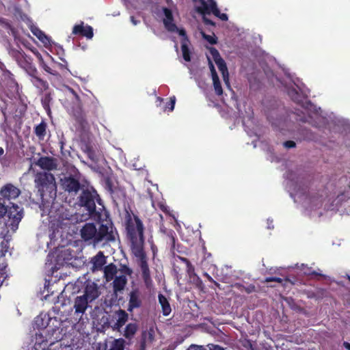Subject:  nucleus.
<instances>
[{"label":"nucleus","instance_id":"9","mask_svg":"<svg viewBox=\"0 0 350 350\" xmlns=\"http://www.w3.org/2000/svg\"><path fill=\"white\" fill-rule=\"evenodd\" d=\"M23 216V209L16 204H12L8 211V221L7 225L10 226L12 230H16Z\"/></svg>","mask_w":350,"mask_h":350},{"label":"nucleus","instance_id":"33","mask_svg":"<svg viewBox=\"0 0 350 350\" xmlns=\"http://www.w3.org/2000/svg\"><path fill=\"white\" fill-rule=\"evenodd\" d=\"M272 281L280 283V282H282V279L280 278H276V277L267 278L265 279L266 282H272Z\"/></svg>","mask_w":350,"mask_h":350},{"label":"nucleus","instance_id":"8","mask_svg":"<svg viewBox=\"0 0 350 350\" xmlns=\"http://www.w3.org/2000/svg\"><path fill=\"white\" fill-rule=\"evenodd\" d=\"M96 202L100 204V199L96 191H85L81 196V204L85 207L90 214H92L96 207Z\"/></svg>","mask_w":350,"mask_h":350},{"label":"nucleus","instance_id":"39","mask_svg":"<svg viewBox=\"0 0 350 350\" xmlns=\"http://www.w3.org/2000/svg\"><path fill=\"white\" fill-rule=\"evenodd\" d=\"M43 68L46 72L51 73V68L44 64H43Z\"/></svg>","mask_w":350,"mask_h":350},{"label":"nucleus","instance_id":"41","mask_svg":"<svg viewBox=\"0 0 350 350\" xmlns=\"http://www.w3.org/2000/svg\"><path fill=\"white\" fill-rule=\"evenodd\" d=\"M124 272L127 275H131L132 273V271L130 269L127 268V267L125 268Z\"/></svg>","mask_w":350,"mask_h":350},{"label":"nucleus","instance_id":"5","mask_svg":"<svg viewBox=\"0 0 350 350\" xmlns=\"http://www.w3.org/2000/svg\"><path fill=\"white\" fill-rule=\"evenodd\" d=\"M163 14V23L165 28L169 31L177 32L179 34V36L182 37L181 49L183 53V57L186 62H189L191 60L190 51L188 48V41L185 37V31L183 29L177 27L176 25L173 23L172 14L170 10L164 8Z\"/></svg>","mask_w":350,"mask_h":350},{"label":"nucleus","instance_id":"51","mask_svg":"<svg viewBox=\"0 0 350 350\" xmlns=\"http://www.w3.org/2000/svg\"><path fill=\"white\" fill-rule=\"evenodd\" d=\"M3 152L2 148H0V154H1Z\"/></svg>","mask_w":350,"mask_h":350},{"label":"nucleus","instance_id":"32","mask_svg":"<svg viewBox=\"0 0 350 350\" xmlns=\"http://www.w3.org/2000/svg\"><path fill=\"white\" fill-rule=\"evenodd\" d=\"M187 350H206L204 347L202 346L192 345H191Z\"/></svg>","mask_w":350,"mask_h":350},{"label":"nucleus","instance_id":"47","mask_svg":"<svg viewBox=\"0 0 350 350\" xmlns=\"http://www.w3.org/2000/svg\"><path fill=\"white\" fill-rule=\"evenodd\" d=\"M151 332H152V331L150 330V332L148 333V334H149L150 340H152V339H153V336H152V334L151 333Z\"/></svg>","mask_w":350,"mask_h":350},{"label":"nucleus","instance_id":"34","mask_svg":"<svg viewBox=\"0 0 350 350\" xmlns=\"http://www.w3.org/2000/svg\"><path fill=\"white\" fill-rule=\"evenodd\" d=\"M7 212V209L3 204L0 202V217H3Z\"/></svg>","mask_w":350,"mask_h":350},{"label":"nucleus","instance_id":"12","mask_svg":"<svg viewBox=\"0 0 350 350\" xmlns=\"http://www.w3.org/2000/svg\"><path fill=\"white\" fill-rule=\"evenodd\" d=\"M62 188L69 193H76L80 187L79 180L71 176H66L61 179Z\"/></svg>","mask_w":350,"mask_h":350},{"label":"nucleus","instance_id":"23","mask_svg":"<svg viewBox=\"0 0 350 350\" xmlns=\"http://www.w3.org/2000/svg\"><path fill=\"white\" fill-rule=\"evenodd\" d=\"M126 278L125 275H119L116 277L113 281V289L116 293L121 291L124 289L126 284Z\"/></svg>","mask_w":350,"mask_h":350},{"label":"nucleus","instance_id":"30","mask_svg":"<svg viewBox=\"0 0 350 350\" xmlns=\"http://www.w3.org/2000/svg\"><path fill=\"white\" fill-rule=\"evenodd\" d=\"M203 38L207 40L210 44H215L217 42V38L215 35H206L202 33Z\"/></svg>","mask_w":350,"mask_h":350},{"label":"nucleus","instance_id":"2","mask_svg":"<svg viewBox=\"0 0 350 350\" xmlns=\"http://www.w3.org/2000/svg\"><path fill=\"white\" fill-rule=\"evenodd\" d=\"M206 57L208 61L209 68L211 72V76L213 83L214 90L215 93L218 96H221L223 94V90L219 79V77L217 75L215 69L213 66V62L217 66L218 69L221 72L222 75V78L226 85L229 87V73L226 66V64L224 60L220 57V55L218 51L213 47H210L208 49V53H206Z\"/></svg>","mask_w":350,"mask_h":350},{"label":"nucleus","instance_id":"4","mask_svg":"<svg viewBox=\"0 0 350 350\" xmlns=\"http://www.w3.org/2000/svg\"><path fill=\"white\" fill-rule=\"evenodd\" d=\"M126 231L131 241L132 253L135 257H142L144 242L142 222L136 216L130 217L127 221Z\"/></svg>","mask_w":350,"mask_h":350},{"label":"nucleus","instance_id":"38","mask_svg":"<svg viewBox=\"0 0 350 350\" xmlns=\"http://www.w3.org/2000/svg\"><path fill=\"white\" fill-rule=\"evenodd\" d=\"M187 271L188 273H193V267L187 261Z\"/></svg>","mask_w":350,"mask_h":350},{"label":"nucleus","instance_id":"28","mask_svg":"<svg viewBox=\"0 0 350 350\" xmlns=\"http://www.w3.org/2000/svg\"><path fill=\"white\" fill-rule=\"evenodd\" d=\"M46 132V124L44 123H40L38 126H36L35 129L36 135L40 138L43 139L45 135Z\"/></svg>","mask_w":350,"mask_h":350},{"label":"nucleus","instance_id":"17","mask_svg":"<svg viewBox=\"0 0 350 350\" xmlns=\"http://www.w3.org/2000/svg\"><path fill=\"white\" fill-rule=\"evenodd\" d=\"M128 310L131 312L134 308L141 306L140 294L137 291H133L130 293Z\"/></svg>","mask_w":350,"mask_h":350},{"label":"nucleus","instance_id":"31","mask_svg":"<svg viewBox=\"0 0 350 350\" xmlns=\"http://www.w3.org/2000/svg\"><path fill=\"white\" fill-rule=\"evenodd\" d=\"M125 1L131 3V5L137 7L141 3H144V0H124Z\"/></svg>","mask_w":350,"mask_h":350},{"label":"nucleus","instance_id":"42","mask_svg":"<svg viewBox=\"0 0 350 350\" xmlns=\"http://www.w3.org/2000/svg\"><path fill=\"white\" fill-rule=\"evenodd\" d=\"M131 21L134 25H136L137 24V21L134 18L133 16L131 17Z\"/></svg>","mask_w":350,"mask_h":350},{"label":"nucleus","instance_id":"10","mask_svg":"<svg viewBox=\"0 0 350 350\" xmlns=\"http://www.w3.org/2000/svg\"><path fill=\"white\" fill-rule=\"evenodd\" d=\"M81 293V295L92 303L98 299L100 295L98 284L91 280L85 282Z\"/></svg>","mask_w":350,"mask_h":350},{"label":"nucleus","instance_id":"21","mask_svg":"<svg viewBox=\"0 0 350 350\" xmlns=\"http://www.w3.org/2000/svg\"><path fill=\"white\" fill-rule=\"evenodd\" d=\"M93 270H98L105 264V257L102 252H98L92 260Z\"/></svg>","mask_w":350,"mask_h":350},{"label":"nucleus","instance_id":"46","mask_svg":"<svg viewBox=\"0 0 350 350\" xmlns=\"http://www.w3.org/2000/svg\"><path fill=\"white\" fill-rule=\"evenodd\" d=\"M70 92L76 97L77 99L79 98L78 96L76 94V93L72 90H70Z\"/></svg>","mask_w":350,"mask_h":350},{"label":"nucleus","instance_id":"22","mask_svg":"<svg viewBox=\"0 0 350 350\" xmlns=\"http://www.w3.org/2000/svg\"><path fill=\"white\" fill-rule=\"evenodd\" d=\"M137 329L138 326L135 323H129L124 328L123 336L127 339H131L134 336Z\"/></svg>","mask_w":350,"mask_h":350},{"label":"nucleus","instance_id":"29","mask_svg":"<svg viewBox=\"0 0 350 350\" xmlns=\"http://www.w3.org/2000/svg\"><path fill=\"white\" fill-rule=\"evenodd\" d=\"M175 103H176V98L175 96H172L170 98V103L165 106L163 109L164 111H167V109L170 111H173L174 108V105H175Z\"/></svg>","mask_w":350,"mask_h":350},{"label":"nucleus","instance_id":"36","mask_svg":"<svg viewBox=\"0 0 350 350\" xmlns=\"http://www.w3.org/2000/svg\"><path fill=\"white\" fill-rule=\"evenodd\" d=\"M303 267V271L304 274L310 275L312 273H315V271H312L310 268L305 267L304 265H301Z\"/></svg>","mask_w":350,"mask_h":350},{"label":"nucleus","instance_id":"11","mask_svg":"<svg viewBox=\"0 0 350 350\" xmlns=\"http://www.w3.org/2000/svg\"><path fill=\"white\" fill-rule=\"evenodd\" d=\"M287 92L294 101L302 104H304V100L306 98L308 94L306 90L296 83L288 88Z\"/></svg>","mask_w":350,"mask_h":350},{"label":"nucleus","instance_id":"19","mask_svg":"<svg viewBox=\"0 0 350 350\" xmlns=\"http://www.w3.org/2000/svg\"><path fill=\"white\" fill-rule=\"evenodd\" d=\"M36 164L44 170H51L56 168L54 160L46 157L40 158Z\"/></svg>","mask_w":350,"mask_h":350},{"label":"nucleus","instance_id":"16","mask_svg":"<svg viewBox=\"0 0 350 350\" xmlns=\"http://www.w3.org/2000/svg\"><path fill=\"white\" fill-rule=\"evenodd\" d=\"M72 33L81 34L85 36L88 39H91L93 37V29L89 25H83L81 23L80 25H77L73 27Z\"/></svg>","mask_w":350,"mask_h":350},{"label":"nucleus","instance_id":"53","mask_svg":"<svg viewBox=\"0 0 350 350\" xmlns=\"http://www.w3.org/2000/svg\"><path fill=\"white\" fill-rule=\"evenodd\" d=\"M347 278L350 280V275H347Z\"/></svg>","mask_w":350,"mask_h":350},{"label":"nucleus","instance_id":"13","mask_svg":"<svg viewBox=\"0 0 350 350\" xmlns=\"http://www.w3.org/2000/svg\"><path fill=\"white\" fill-rule=\"evenodd\" d=\"M20 193L19 189L10 183L4 185L0 190V195L7 200L16 199Z\"/></svg>","mask_w":350,"mask_h":350},{"label":"nucleus","instance_id":"6","mask_svg":"<svg viewBox=\"0 0 350 350\" xmlns=\"http://www.w3.org/2000/svg\"><path fill=\"white\" fill-rule=\"evenodd\" d=\"M196 10L202 14H213L215 16L222 21H227L228 16L226 14H221L214 0H193Z\"/></svg>","mask_w":350,"mask_h":350},{"label":"nucleus","instance_id":"14","mask_svg":"<svg viewBox=\"0 0 350 350\" xmlns=\"http://www.w3.org/2000/svg\"><path fill=\"white\" fill-rule=\"evenodd\" d=\"M92 302L89 301L82 295H78L75 299L74 308L76 314H83L88 307H91Z\"/></svg>","mask_w":350,"mask_h":350},{"label":"nucleus","instance_id":"49","mask_svg":"<svg viewBox=\"0 0 350 350\" xmlns=\"http://www.w3.org/2000/svg\"><path fill=\"white\" fill-rule=\"evenodd\" d=\"M269 221V220H268V222ZM268 228H273V226H271V224H269L268 223Z\"/></svg>","mask_w":350,"mask_h":350},{"label":"nucleus","instance_id":"18","mask_svg":"<svg viewBox=\"0 0 350 350\" xmlns=\"http://www.w3.org/2000/svg\"><path fill=\"white\" fill-rule=\"evenodd\" d=\"M142 257H136L140 263V267L142 272V275L146 283H148L150 280V271L146 262V255L144 252V249H142Z\"/></svg>","mask_w":350,"mask_h":350},{"label":"nucleus","instance_id":"15","mask_svg":"<svg viewBox=\"0 0 350 350\" xmlns=\"http://www.w3.org/2000/svg\"><path fill=\"white\" fill-rule=\"evenodd\" d=\"M113 318L116 322L112 325V328L113 330L120 331L128 321L129 315L124 310H119L115 313Z\"/></svg>","mask_w":350,"mask_h":350},{"label":"nucleus","instance_id":"40","mask_svg":"<svg viewBox=\"0 0 350 350\" xmlns=\"http://www.w3.org/2000/svg\"><path fill=\"white\" fill-rule=\"evenodd\" d=\"M343 346L348 350H350V343L347 342H344Z\"/></svg>","mask_w":350,"mask_h":350},{"label":"nucleus","instance_id":"37","mask_svg":"<svg viewBox=\"0 0 350 350\" xmlns=\"http://www.w3.org/2000/svg\"><path fill=\"white\" fill-rule=\"evenodd\" d=\"M210 350H224V349L218 345H211L210 347Z\"/></svg>","mask_w":350,"mask_h":350},{"label":"nucleus","instance_id":"44","mask_svg":"<svg viewBox=\"0 0 350 350\" xmlns=\"http://www.w3.org/2000/svg\"><path fill=\"white\" fill-rule=\"evenodd\" d=\"M157 102H159V103L158 104V105H160L161 104L162 101H163V99H161V98L158 97V98H157Z\"/></svg>","mask_w":350,"mask_h":350},{"label":"nucleus","instance_id":"45","mask_svg":"<svg viewBox=\"0 0 350 350\" xmlns=\"http://www.w3.org/2000/svg\"><path fill=\"white\" fill-rule=\"evenodd\" d=\"M204 275H206V277L208 278V280L213 281L212 278L208 274L205 273Z\"/></svg>","mask_w":350,"mask_h":350},{"label":"nucleus","instance_id":"35","mask_svg":"<svg viewBox=\"0 0 350 350\" xmlns=\"http://www.w3.org/2000/svg\"><path fill=\"white\" fill-rule=\"evenodd\" d=\"M284 146L287 148H291L295 146V143L293 141H287L284 143Z\"/></svg>","mask_w":350,"mask_h":350},{"label":"nucleus","instance_id":"25","mask_svg":"<svg viewBox=\"0 0 350 350\" xmlns=\"http://www.w3.org/2000/svg\"><path fill=\"white\" fill-rule=\"evenodd\" d=\"M159 301L161 306L163 314L167 316L171 312V307L167 298L160 294L159 295Z\"/></svg>","mask_w":350,"mask_h":350},{"label":"nucleus","instance_id":"3","mask_svg":"<svg viewBox=\"0 0 350 350\" xmlns=\"http://www.w3.org/2000/svg\"><path fill=\"white\" fill-rule=\"evenodd\" d=\"M52 319L49 315L46 313H40L38 316L35 318L34 325L35 326L41 329L39 334H36V345H41L42 343H49L52 345L55 342L59 341L62 338L61 333L59 329H55L49 327L46 330V328L49 326V322Z\"/></svg>","mask_w":350,"mask_h":350},{"label":"nucleus","instance_id":"1","mask_svg":"<svg viewBox=\"0 0 350 350\" xmlns=\"http://www.w3.org/2000/svg\"><path fill=\"white\" fill-rule=\"evenodd\" d=\"M81 238L85 241H90L94 245L102 241H110L116 239V233L112 224L106 221L97 229L96 226L92 223L85 224L81 229Z\"/></svg>","mask_w":350,"mask_h":350},{"label":"nucleus","instance_id":"43","mask_svg":"<svg viewBox=\"0 0 350 350\" xmlns=\"http://www.w3.org/2000/svg\"><path fill=\"white\" fill-rule=\"evenodd\" d=\"M89 157L93 161L97 160V159L93 154H92V153H90V152L89 153Z\"/></svg>","mask_w":350,"mask_h":350},{"label":"nucleus","instance_id":"20","mask_svg":"<svg viewBox=\"0 0 350 350\" xmlns=\"http://www.w3.org/2000/svg\"><path fill=\"white\" fill-rule=\"evenodd\" d=\"M31 31L32 33L36 36L45 46L51 45L50 38L44 34L40 29L36 27H31Z\"/></svg>","mask_w":350,"mask_h":350},{"label":"nucleus","instance_id":"24","mask_svg":"<svg viewBox=\"0 0 350 350\" xmlns=\"http://www.w3.org/2000/svg\"><path fill=\"white\" fill-rule=\"evenodd\" d=\"M116 273L117 267L113 264L106 266L104 269V275L107 282L111 280Z\"/></svg>","mask_w":350,"mask_h":350},{"label":"nucleus","instance_id":"52","mask_svg":"<svg viewBox=\"0 0 350 350\" xmlns=\"http://www.w3.org/2000/svg\"><path fill=\"white\" fill-rule=\"evenodd\" d=\"M303 121H308V120L306 118H305V119H303Z\"/></svg>","mask_w":350,"mask_h":350},{"label":"nucleus","instance_id":"27","mask_svg":"<svg viewBox=\"0 0 350 350\" xmlns=\"http://www.w3.org/2000/svg\"><path fill=\"white\" fill-rule=\"evenodd\" d=\"M124 340L122 338L116 339L111 345L109 350H124Z\"/></svg>","mask_w":350,"mask_h":350},{"label":"nucleus","instance_id":"50","mask_svg":"<svg viewBox=\"0 0 350 350\" xmlns=\"http://www.w3.org/2000/svg\"><path fill=\"white\" fill-rule=\"evenodd\" d=\"M204 21L206 23H209V21L206 20L204 17Z\"/></svg>","mask_w":350,"mask_h":350},{"label":"nucleus","instance_id":"7","mask_svg":"<svg viewBox=\"0 0 350 350\" xmlns=\"http://www.w3.org/2000/svg\"><path fill=\"white\" fill-rule=\"evenodd\" d=\"M35 183L38 190L41 192L48 191L51 193L56 191L55 178L52 174L44 172L36 175Z\"/></svg>","mask_w":350,"mask_h":350},{"label":"nucleus","instance_id":"26","mask_svg":"<svg viewBox=\"0 0 350 350\" xmlns=\"http://www.w3.org/2000/svg\"><path fill=\"white\" fill-rule=\"evenodd\" d=\"M322 204V200L319 197H312L309 199H308L305 202V206H308L311 208H319Z\"/></svg>","mask_w":350,"mask_h":350},{"label":"nucleus","instance_id":"48","mask_svg":"<svg viewBox=\"0 0 350 350\" xmlns=\"http://www.w3.org/2000/svg\"><path fill=\"white\" fill-rule=\"evenodd\" d=\"M316 116H317V113H314V116H310V118L311 119H313V118H316Z\"/></svg>","mask_w":350,"mask_h":350}]
</instances>
